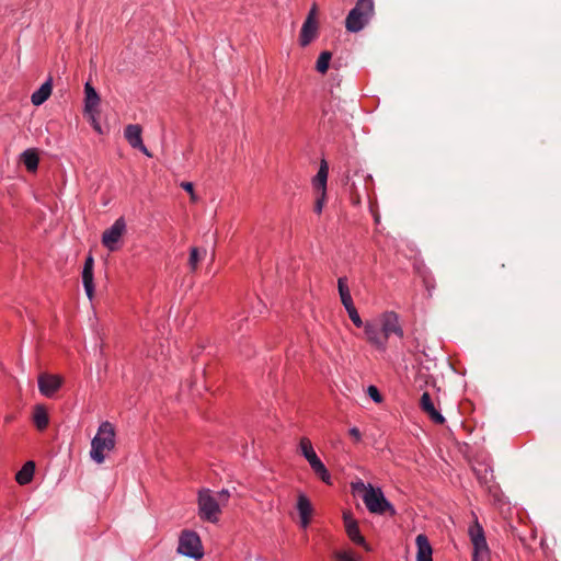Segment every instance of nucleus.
I'll return each mask as SVG.
<instances>
[{
	"mask_svg": "<svg viewBox=\"0 0 561 561\" xmlns=\"http://www.w3.org/2000/svg\"><path fill=\"white\" fill-rule=\"evenodd\" d=\"M115 448V428L110 421L99 425V430L91 442L90 457L98 463L105 461L106 451Z\"/></svg>",
	"mask_w": 561,
	"mask_h": 561,
	"instance_id": "nucleus-1",
	"label": "nucleus"
},
{
	"mask_svg": "<svg viewBox=\"0 0 561 561\" xmlns=\"http://www.w3.org/2000/svg\"><path fill=\"white\" fill-rule=\"evenodd\" d=\"M126 231V221L123 217L117 218L113 226L105 229L102 236L103 245L110 250L117 249V242Z\"/></svg>",
	"mask_w": 561,
	"mask_h": 561,
	"instance_id": "nucleus-7",
	"label": "nucleus"
},
{
	"mask_svg": "<svg viewBox=\"0 0 561 561\" xmlns=\"http://www.w3.org/2000/svg\"><path fill=\"white\" fill-rule=\"evenodd\" d=\"M328 111L327 110H323V124H329V125H333V117L330 116L329 118H327L328 116Z\"/></svg>",
	"mask_w": 561,
	"mask_h": 561,
	"instance_id": "nucleus-42",
	"label": "nucleus"
},
{
	"mask_svg": "<svg viewBox=\"0 0 561 561\" xmlns=\"http://www.w3.org/2000/svg\"><path fill=\"white\" fill-rule=\"evenodd\" d=\"M53 90V80L49 77L47 81L39 87V89L35 90V92L31 95V101L35 106L42 105L46 100L49 99Z\"/></svg>",
	"mask_w": 561,
	"mask_h": 561,
	"instance_id": "nucleus-18",
	"label": "nucleus"
},
{
	"mask_svg": "<svg viewBox=\"0 0 561 561\" xmlns=\"http://www.w3.org/2000/svg\"><path fill=\"white\" fill-rule=\"evenodd\" d=\"M180 186L183 187V190L185 192L190 193L192 201H196V195H195V192H194V185H193L192 182H187V181L181 182Z\"/></svg>",
	"mask_w": 561,
	"mask_h": 561,
	"instance_id": "nucleus-34",
	"label": "nucleus"
},
{
	"mask_svg": "<svg viewBox=\"0 0 561 561\" xmlns=\"http://www.w3.org/2000/svg\"><path fill=\"white\" fill-rule=\"evenodd\" d=\"M362 500L369 512L376 514L389 513L390 516L396 515V510L388 499L385 497L383 492L380 488H374L369 485L365 494L362 495Z\"/></svg>",
	"mask_w": 561,
	"mask_h": 561,
	"instance_id": "nucleus-3",
	"label": "nucleus"
},
{
	"mask_svg": "<svg viewBox=\"0 0 561 561\" xmlns=\"http://www.w3.org/2000/svg\"><path fill=\"white\" fill-rule=\"evenodd\" d=\"M125 137L131 148L139 149L146 156L151 157L150 151L147 149V147L142 142L140 125L129 124V125L125 126Z\"/></svg>",
	"mask_w": 561,
	"mask_h": 561,
	"instance_id": "nucleus-9",
	"label": "nucleus"
},
{
	"mask_svg": "<svg viewBox=\"0 0 561 561\" xmlns=\"http://www.w3.org/2000/svg\"><path fill=\"white\" fill-rule=\"evenodd\" d=\"M206 249H201L197 247L191 248L188 265L192 272H195L197 270L199 262H202L206 257Z\"/></svg>",
	"mask_w": 561,
	"mask_h": 561,
	"instance_id": "nucleus-22",
	"label": "nucleus"
},
{
	"mask_svg": "<svg viewBox=\"0 0 561 561\" xmlns=\"http://www.w3.org/2000/svg\"><path fill=\"white\" fill-rule=\"evenodd\" d=\"M101 99L90 81L84 83V111L94 114L100 105Z\"/></svg>",
	"mask_w": 561,
	"mask_h": 561,
	"instance_id": "nucleus-14",
	"label": "nucleus"
},
{
	"mask_svg": "<svg viewBox=\"0 0 561 561\" xmlns=\"http://www.w3.org/2000/svg\"><path fill=\"white\" fill-rule=\"evenodd\" d=\"M93 268H94V259L92 257V255L90 254L85 261H84V267H83V272H93Z\"/></svg>",
	"mask_w": 561,
	"mask_h": 561,
	"instance_id": "nucleus-39",
	"label": "nucleus"
},
{
	"mask_svg": "<svg viewBox=\"0 0 561 561\" xmlns=\"http://www.w3.org/2000/svg\"><path fill=\"white\" fill-rule=\"evenodd\" d=\"M416 561H433V548L426 535L416 536Z\"/></svg>",
	"mask_w": 561,
	"mask_h": 561,
	"instance_id": "nucleus-16",
	"label": "nucleus"
},
{
	"mask_svg": "<svg viewBox=\"0 0 561 561\" xmlns=\"http://www.w3.org/2000/svg\"><path fill=\"white\" fill-rule=\"evenodd\" d=\"M346 312L350 316V319L354 325H356L357 328H360L364 325L355 305H353L350 309H347Z\"/></svg>",
	"mask_w": 561,
	"mask_h": 561,
	"instance_id": "nucleus-30",
	"label": "nucleus"
},
{
	"mask_svg": "<svg viewBox=\"0 0 561 561\" xmlns=\"http://www.w3.org/2000/svg\"><path fill=\"white\" fill-rule=\"evenodd\" d=\"M297 510L300 515V524L302 528H307V526L311 522L312 516V504L310 500L305 496V494L300 493L297 500Z\"/></svg>",
	"mask_w": 561,
	"mask_h": 561,
	"instance_id": "nucleus-15",
	"label": "nucleus"
},
{
	"mask_svg": "<svg viewBox=\"0 0 561 561\" xmlns=\"http://www.w3.org/2000/svg\"><path fill=\"white\" fill-rule=\"evenodd\" d=\"M62 382V377L58 375L46 374V371H44L38 376L39 393L46 397H53L56 394L57 390L60 389Z\"/></svg>",
	"mask_w": 561,
	"mask_h": 561,
	"instance_id": "nucleus-8",
	"label": "nucleus"
},
{
	"mask_svg": "<svg viewBox=\"0 0 561 561\" xmlns=\"http://www.w3.org/2000/svg\"><path fill=\"white\" fill-rule=\"evenodd\" d=\"M341 301L342 304L344 305V308L347 310L350 308H352V306L354 305L353 300H352V295H351V291H346V294H343L341 296Z\"/></svg>",
	"mask_w": 561,
	"mask_h": 561,
	"instance_id": "nucleus-37",
	"label": "nucleus"
},
{
	"mask_svg": "<svg viewBox=\"0 0 561 561\" xmlns=\"http://www.w3.org/2000/svg\"><path fill=\"white\" fill-rule=\"evenodd\" d=\"M367 393L368 396L370 397L371 400H374L375 402H381L382 400V394L381 392L378 390L377 387L375 386H370L367 388Z\"/></svg>",
	"mask_w": 561,
	"mask_h": 561,
	"instance_id": "nucleus-33",
	"label": "nucleus"
},
{
	"mask_svg": "<svg viewBox=\"0 0 561 561\" xmlns=\"http://www.w3.org/2000/svg\"><path fill=\"white\" fill-rule=\"evenodd\" d=\"M230 497V492L228 490H221L217 493V500L220 502L221 505H226L228 499Z\"/></svg>",
	"mask_w": 561,
	"mask_h": 561,
	"instance_id": "nucleus-38",
	"label": "nucleus"
},
{
	"mask_svg": "<svg viewBox=\"0 0 561 561\" xmlns=\"http://www.w3.org/2000/svg\"><path fill=\"white\" fill-rule=\"evenodd\" d=\"M381 331L386 341L390 334L394 333L399 336L403 335L402 329L399 325L398 316L394 312H387L381 316Z\"/></svg>",
	"mask_w": 561,
	"mask_h": 561,
	"instance_id": "nucleus-12",
	"label": "nucleus"
},
{
	"mask_svg": "<svg viewBox=\"0 0 561 561\" xmlns=\"http://www.w3.org/2000/svg\"><path fill=\"white\" fill-rule=\"evenodd\" d=\"M421 410L428 414L430 419L435 424H444L445 417L438 412L432 401V397L428 392H424L420 400Z\"/></svg>",
	"mask_w": 561,
	"mask_h": 561,
	"instance_id": "nucleus-13",
	"label": "nucleus"
},
{
	"mask_svg": "<svg viewBox=\"0 0 561 561\" xmlns=\"http://www.w3.org/2000/svg\"><path fill=\"white\" fill-rule=\"evenodd\" d=\"M21 160L24 162L25 168L28 172H35L38 168L39 156L36 149H26L22 152Z\"/></svg>",
	"mask_w": 561,
	"mask_h": 561,
	"instance_id": "nucleus-21",
	"label": "nucleus"
},
{
	"mask_svg": "<svg viewBox=\"0 0 561 561\" xmlns=\"http://www.w3.org/2000/svg\"><path fill=\"white\" fill-rule=\"evenodd\" d=\"M328 185V162L321 161V165L313 179V186L316 192H327Z\"/></svg>",
	"mask_w": 561,
	"mask_h": 561,
	"instance_id": "nucleus-19",
	"label": "nucleus"
},
{
	"mask_svg": "<svg viewBox=\"0 0 561 561\" xmlns=\"http://www.w3.org/2000/svg\"><path fill=\"white\" fill-rule=\"evenodd\" d=\"M34 421L39 431H43L49 424V416L45 407L37 405L34 413Z\"/></svg>",
	"mask_w": 561,
	"mask_h": 561,
	"instance_id": "nucleus-27",
	"label": "nucleus"
},
{
	"mask_svg": "<svg viewBox=\"0 0 561 561\" xmlns=\"http://www.w3.org/2000/svg\"><path fill=\"white\" fill-rule=\"evenodd\" d=\"M36 469V463L34 461H26L21 471L15 474V480L20 483V485H25L28 483L34 477Z\"/></svg>",
	"mask_w": 561,
	"mask_h": 561,
	"instance_id": "nucleus-20",
	"label": "nucleus"
},
{
	"mask_svg": "<svg viewBox=\"0 0 561 561\" xmlns=\"http://www.w3.org/2000/svg\"><path fill=\"white\" fill-rule=\"evenodd\" d=\"M337 289L340 297L343 295V293H347L350 290L347 285V277H340L337 279Z\"/></svg>",
	"mask_w": 561,
	"mask_h": 561,
	"instance_id": "nucleus-35",
	"label": "nucleus"
},
{
	"mask_svg": "<svg viewBox=\"0 0 561 561\" xmlns=\"http://www.w3.org/2000/svg\"><path fill=\"white\" fill-rule=\"evenodd\" d=\"M318 30V22L307 20L304 22L301 28H300V45L301 46H308L311 44L312 39H314L317 35Z\"/></svg>",
	"mask_w": 561,
	"mask_h": 561,
	"instance_id": "nucleus-17",
	"label": "nucleus"
},
{
	"mask_svg": "<svg viewBox=\"0 0 561 561\" xmlns=\"http://www.w3.org/2000/svg\"><path fill=\"white\" fill-rule=\"evenodd\" d=\"M310 467L322 481L331 483V474L328 472L327 467L318 456H316V460L311 462Z\"/></svg>",
	"mask_w": 561,
	"mask_h": 561,
	"instance_id": "nucleus-25",
	"label": "nucleus"
},
{
	"mask_svg": "<svg viewBox=\"0 0 561 561\" xmlns=\"http://www.w3.org/2000/svg\"><path fill=\"white\" fill-rule=\"evenodd\" d=\"M93 272H82V282L87 296L92 299L94 296Z\"/></svg>",
	"mask_w": 561,
	"mask_h": 561,
	"instance_id": "nucleus-29",
	"label": "nucleus"
},
{
	"mask_svg": "<svg viewBox=\"0 0 561 561\" xmlns=\"http://www.w3.org/2000/svg\"><path fill=\"white\" fill-rule=\"evenodd\" d=\"M336 558L340 561H359V560H357L356 556H354L352 552H347V551L337 552Z\"/></svg>",
	"mask_w": 561,
	"mask_h": 561,
	"instance_id": "nucleus-36",
	"label": "nucleus"
},
{
	"mask_svg": "<svg viewBox=\"0 0 561 561\" xmlns=\"http://www.w3.org/2000/svg\"><path fill=\"white\" fill-rule=\"evenodd\" d=\"M310 467L322 481L331 483V474L328 472L327 467L318 456H316V460L311 462Z\"/></svg>",
	"mask_w": 561,
	"mask_h": 561,
	"instance_id": "nucleus-26",
	"label": "nucleus"
},
{
	"mask_svg": "<svg viewBox=\"0 0 561 561\" xmlns=\"http://www.w3.org/2000/svg\"><path fill=\"white\" fill-rule=\"evenodd\" d=\"M374 9V0H357L346 15V30L352 33L360 32L373 16Z\"/></svg>",
	"mask_w": 561,
	"mask_h": 561,
	"instance_id": "nucleus-2",
	"label": "nucleus"
},
{
	"mask_svg": "<svg viewBox=\"0 0 561 561\" xmlns=\"http://www.w3.org/2000/svg\"><path fill=\"white\" fill-rule=\"evenodd\" d=\"M370 484H365L363 480H357L351 483L352 491L357 494H362V497L365 493H367V488H369Z\"/></svg>",
	"mask_w": 561,
	"mask_h": 561,
	"instance_id": "nucleus-31",
	"label": "nucleus"
},
{
	"mask_svg": "<svg viewBox=\"0 0 561 561\" xmlns=\"http://www.w3.org/2000/svg\"><path fill=\"white\" fill-rule=\"evenodd\" d=\"M343 518L350 540L355 543L362 545V547H364L366 550H369L370 548L367 545L365 537L362 536L360 530L358 528V524L356 520H354L352 514L345 512Z\"/></svg>",
	"mask_w": 561,
	"mask_h": 561,
	"instance_id": "nucleus-10",
	"label": "nucleus"
},
{
	"mask_svg": "<svg viewBox=\"0 0 561 561\" xmlns=\"http://www.w3.org/2000/svg\"><path fill=\"white\" fill-rule=\"evenodd\" d=\"M299 448H300L301 455L305 456V458L311 465L312 461L316 460L317 454L312 447L310 439L308 437H301Z\"/></svg>",
	"mask_w": 561,
	"mask_h": 561,
	"instance_id": "nucleus-23",
	"label": "nucleus"
},
{
	"mask_svg": "<svg viewBox=\"0 0 561 561\" xmlns=\"http://www.w3.org/2000/svg\"><path fill=\"white\" fill-rule=\"evenodd\" d=\"M198 510L201 518L210 523H216L221 513L220 502L213 496L210 490H202L198 493Z\"/></svg>",
	"mask_w": 561,
	"mask_h": 561,
	"instance_id": "nucleus-6",
	"label": "nucleus"
},
{
	"mask_svg": "<svg viewBox=\"0 0 561 561\" xmlns=\"http://www.w3.org/2000/svg\"><path fill=\"white\" fill-rule=\"evenodd\" d=\"M318 9L316 3L312 4L311 10L307 16V20L317 21Z\"/></svg>",
	"mask_w": 561,
	"mask_h": 561,
	"instance_id": "nucleus-40",
	"label": "nucleus"
},
{
	"mask_svg": "<svg viewBox=\"0 0 561 561\" xmlns=\"http://www.w3.org/2000/svg\"><path fill=\"white\" fill-rule=\"evenodd\" d=\"M316 193H317V197H316V204H314V211L320 214L322 210V207L327 201V192H316Z\"/></svg>",
	"mask_w": 561,
	"mask_h": 561,
	"instance_id": "nucleus-32",
	"label": "nucleus"
},
{
	"mask_svg": "<svg viewBox=\"0 0 561 561\" xmlns=\"http://www.w3.org/2000/svg\"><path fill=\"white\" fill-rule=\"evenodd\" d=\"M332 59V54L329 50L321 51L317 62H316V70L320 72H327L329 69L330 61Z\"/></svg>",
	"mask_w": 561,
	"mask_h": 561,
	"instance_id": "nucleus-28",
	"label": "nucleus"
},
{
	"mask_svg": "<svg viewBox=\"0 0 561 561\" xmlns=\"http://www.w3.org/2000/svg\"><path fill=\"white\" fill-rule=\"evenodd\" d=\"M178 552L199 560L204 556L201 537L193 530H183L180 536Z\"/></svg>",
	"mask_w": 561,
	"mask_h": 561,
	"instance_id": "nucleus-5",
	"label": "nucleus"
},
{
	"mask_svg": "<svg viewBox=\"0 0 561 561\" xmlns=\"http://www.w3.org/2000/svg\"><path fill=\"white\" fill-rule=\"evenodd\" d=\"M350 435L353 437L356 442H359L362 438V433L358 428H351Z\"/></svg>",
	"mask_w": 561,
	"mask_h": 561,
	"instance_id": "nucleus-41",
	"label": "nucleus"
},
{
	"mask_svg": "<svg viewBox=\"0 0 561 561\" xmlns=\"http://www.w3.org/2000/svg\"><path fill=\"white\" fill-rule=\"evenodd\" d=\"M468 535L472 542V561H491L484 530L478 520L469 526Z\"/></svg>",
	"mask_w": 561,
	"mask_h": 561,
	"instance_id": "nucleus-4",
	"label": "nucleus"
},
{
	"mask_svg": "<svg viewBox=\"0 0 561 561\" xmlns=\"http://www.w3.org/2000/svg\"><path fill=\"white\" fill-rule=\"evenodd\" d=\"M310 467L322 481L331 483V474L328 472L327 467L318 456H316V460L311 462Z\"/></svg>",
	"mask_w": 561,
	"mask_h": 561,
	"instance_id": "nucleus-24",
	"label": "nucleus"
},
{
	"mask_svg": "<svg viewBox=\"0 0 561 561\" xmlns=\"http://www.w3.org/2000/svg\"><path fill=\"white\" fill-rule=\"evenodd\" d=\"M364 332L367 341L377 347V350H386V341L382 334V325L374 324V322H366L364 325Z\"/></svg>",
	"mask_w": 561,
	"mask_h": 561,
	"instance_id": "nucleus-11",
	"label": "nucleus"
}]
</instances>
